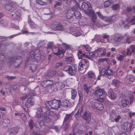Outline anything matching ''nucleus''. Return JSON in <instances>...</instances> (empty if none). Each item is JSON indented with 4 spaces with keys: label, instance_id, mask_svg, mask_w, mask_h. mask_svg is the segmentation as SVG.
Here are the masks:
<instances>
[{
    "label": "nucleus",
    "instance_id": "3c124183",
    "mask_svg": "<svg viewBox=\"0 0 135 135\" xmlns=\"http://www.w3.org/2000/svg\"><path fill=\"white\" fill-rule=\"evenodd\" d=\"M121 103L123 107L127 106V101L126 99H123Z\"/></svg>",
    "mask_w": 135,
    "mask_h": 135
},
{
    "label": "nucleus",
    "instance_id": "f03ea898",
    "mask_svg": "<svg viewBox=\"0 0 135 135\" xmlns=\"http://www.w3.org/2000/svg\"><path fill=\"white\" fill-rule=\"evenodd\" d=\"M41 52L39 49H36L34 51H32L30 53V57L33 61H42L45 59L44 56H41Z\"/></svg>",
    "mask_w": 135,
    "mask_h": 135
},
{
    "label": "nucleus",
    "instance_id": "412c9836",
    "mask_svg": "<svg viewBox=\"0 0 135 135\" xmlns=\"http://www.w3.org/2000/svg\"><path fill=\"white\" fill-rule=\"evenodd\" d=\"M62 106L65 107H71L72 105L71 104V102L67 100H63L62 104Z\"/></svg>",
    "mask_w": 135,
    "mask_h": 135
},
{
    "label": "nucleus",
    "instance_id": "c9c22d12",
    "mask_svg": "<svg viewBox=\"0 0 135 135\" xmlns=\"http://www.w3.org/2000/svg\"><path fill=\"white\" fill-rule=\"evenodd\" d=\"M65 64V62L64 61L57 63L55 64V67L56 68H57L60 66L64 65Z\"/></svg>",
    "mask_w": 135,
    "mask_h": 135
},
{
    "label": "nucleus",
    "instance_id": "0eeeda50",
    "mask_svg": "<svg viewBox=\"0 0 135 135\" xmlns=\"http://www.w3.org/2000/svg\"><path fill=\"white\" fill-rule=\"evenodd\" d=\"M92 114L90 112L85 111L82 115L83 118L85 120L87 123L89 124L91 120Z\"/></svg>",
    "mask_w": 135,
    "mask_h": 135
},
{
    "label": "nucleus",
    "instance_id": "4be33fe9",
    "mask_svg": "<svg viewBox=\"0 0 135 135\" xmlns=\"http://www.w3.org/2000/svg\"><path fill=\"white\" fill-rule=\"evenodd\" d=\"M55 83L58 90L64 88L65 86L64 84L62 82H59Z\"/></svg>",
    "mask_w": 135,
    "mask_h": 135
},
{
    "label": "nucleus",
    "instance_id": "bf43d9fd",
    "mask_svg": "<svg viewBox=\"0 0 135 135\" xmlns=\"http://www.w3.org/2000/svg\"><path fill=\"white\" fill-rule=\"evenodd\" d=\"M56 50H57V51L56 52H54V54L55 55H58L61 54L62 53V52L59 49H57V48H56Z\"/></svg>",
    "mask_w": 135,
    "mask_h": 135
},
{
    "label": "nucleus",
    "instance_id": "58836bf2",
    "mask_svg": "<svg viewBox=\"0 0 135 135\" xmlns=\"http://www.w3.org/2000/svg\"><path fill=\"white\" fill-rule=\"evenodd\" d=\"M103 20L109 23L112 22L111 17H107L105 16Z\"/></svg>",
    "mask_w": 135,
    "mask_h": 135
},
{
    "label": "nucleus",
    "instance_id": "13d9d810",
    "mask_svg": "<svg viewBox=\"0 0 135 135\" xmlns=\"http://www.w3.org/2000/svg\"><path fill=\"white\" fill-rule=\"evenodd\" d=\"M45 43L44 41H43L40 42L38 44V47H41L42 46H44L45 45Z\"/></svg>",
    "mask_w": 135,
    "mask_h": 135
},
{
    "label": "nucleus",
    "instance_id": "cd10ccee",
    "mask_svg": "<svg viewBox=\"0 0 135 135\" xmlns=\"http://www.w3.org/2000/svg\"><path fill=\"white\" fill-rule=\"evenodd\" d=\"M73 13L71 10H69L66 14V16L67 18L70 19L73 16Z\"/></svg>",
    "mask_w": 135,
    "mask_h": 135
},
{
    "label": "nucleus",
    "instance_id": "de8ad7c7",
    "mask_svg": "<svg viewBox=\"0 0 135 135\" xmlns=\"http://www.w3.org/2000/svg\"><path fill=\"white\" fill-rule=\"evenodd\" d=\"M53 45L54 44L52 42H48L47 44V47H46L47 49H51Z\"/></svg>",
    "mask_w": 135,
    "mask_h": 135
},
{
    "label": "nucleus",
    "instance_id": "4c0bfd02",
    "mask_svg": "<svg viewBox=\"0 0 135 135\" xmlns=\"http://www.w3.org/2000/svg\"><path fill=\"white\" fill-rule=\"evenodd\" d=\"M50 87L51 89L53 91H56L57 90H58L57 87L56 85V83L54 84H53V85H50Z\"/></svg>",
    "mask_w": 135,
    "mask_h": 135
},
{
    "label": "nucleus",
    "instance_id": "aec40b11",
    "mask_svg": "<svg viewBox=\"0 0 135 135\" xmlns=\"http://www.w3.org/2000/svg\"><path fill=\"white\" fill-rule=\"evenodd\" d=\"M71 99L74 100L77 95V92L76 90L75 89H72L71 90Z\"/></svg>",
    "mask_w": 135,
    "mask_h": 135
},
{
    "label": "nucleus",
    "instance_id": "6e6552de",
    "mask_svg": "<svg viewBox=\"0 0 135 135\" xmlns=\"http://www.w3.org/2000/svg\"><path fill=\"white\" fill-rule=\"evenodd\" d=\"M81 7L85 13L87 15H89L90 12H93V10L91 7H89L88 4L85 2H83Z\"/></svg>",
    "mask_w": 135,
    "mask_h": 135
},
{
    "label": "nucleus",
    "instance_id": "864d4df0",
    "mask_svg": "<svg viewBox=\"0 0 135 135\" xmlns=\"http://www.w3.org/2000/svg\"><path fill=\"white\" fill-rule=\"evenodd\" d=\"M66 60L69 62H72L73 60V58L72 57H66L65 58Z\"/></svg>",
    "mask_w": 135,
    "mask_h": 135
},
{
    "label": "nucleus",
    "instance_id": "473e14b6",
    "mask_svg": "<svg viewBox=\"0 0 135 135\" xmlns=\"http://www.w3.org/2000/svg\"><path fill=\"white\" fill-rule=\"evenodd\" d=\"M78 93L79 96V103L80 104L81 103L83 100V95L80 91H79Z\"/></svg>",
    "mask_w": 135,
    "mask_h": 135
},
{
    "label": "nucleus",
    "instance_id": "2f4dec72",
    "mask_svg": "<svg viewBox=\"0 0 135 135\" xmlns=\"http://www.w3.org/2000/svg\"><path fill=\"white\" fill-rule=\"evenodd\" d=\"M74 16L76 19H79L81 17V14L78 11H75L74 13Z\"/></svg>",
    "mask_w": 135,
    "mask_h": 135
},
{
    "label": "nucleus",
    "instance_id": "a211bd4d",
    "mask_svg": "<svg viewBox=\"0 0 135 135\" xmlns=\"http://www.w3.org/2000/svg\"><path fill=\"white\" fill-rule=\"evenodd\" d=\"M5 7L7 10L10 11L11 12H15V11H16L15 8L14 7H13L12 4L11 3H8L6 4Z\"/></svg>",
    "mask_w": 135,
    "mask_h": 135
},
{
    "label": "nucleus",
    "instance_id": "a19ab883",
    "mask_svg": "<svg viewBox=\"0 0 135 135\" xmlns=\"http://www.w3.org/2000/svg\"><path fill=\"white\" fill-rule=\"evenodd\" d=\"M29 125L30 129H32L35 125V124L33 123V120H30V122L29 123Z\"/></svg>",
    "mask_w": 135,
    "mask_h": 135
},
{
    "label": "nucleus",
    "instance_id": "052dcab7",
    "mask_svg": "<svg viewBox=\"0 0 135 135\" xmlns=\"http://www.w3.org/2000/svg\"><path fill=\"white\" fill-rule=\"evenodd\" d=\"M3 122L6 124H9L11 122L10 120L7 118H6L4 119Z\"/></svg>",
    "mask_w": 135,
    "mask_h": 135
},
{
    "label": "nucleus",
    "instance_id": "9d476101",
    "mask_svg": "<svg viewBox=\"0 0 135 135\" xmlns=\"http://www.w3.org/2000/svg\"><path fill=\"white\" fill-rule=\"evenodd\" d=\"M124 38L123 36L120 35L115 34L114 35L113 40L114 43H117L121 41Z\"/></svg>",
    "mask_w": 135,
    "mask_h": 135
},
{
    "label": "nucleus",
    "instance_id": "bb28decb",
    "mask_svg": "<svg viewBox=\"0 0 135 135\" xmlns=\"http://www.w3.org/2000/svg\"><path fill=\"white\" fill-rule=\"evenodd\" d=\"M123 55H120L119 54H118L116 58L119 61H122L123 60L124 57H126V55L125 54H123V53H122Z\"/></svg>",
    "mask_w": 135,
    "mask_h": 135
},
{
    "label": "nucleus",
    "instance_id": "49530a36",
    "mask_svg": "<svg viewBox=\"0 0 135 135\" xmlns=\"http://www.w3.org/2000/svg\"><path fill=\"white\" fill-rule=\"evenodd\" d=\"M5 60V57L4 55L2 54H0V62L1 63V62H3Z\"/></svg>",
    "mask_w": 135,
    "mask_h": 135
},
{
    "label": "nucleus",
    "instance_id": "9b49d317",
    "mask_svg": "<svg viewBox=\"0 0 135 135\" xmlns=\"http://www.w3.org/2000/svg\"><path fill=\"white\" fill-rule=\"evenodd\" d=\"M74 114V113L73 112L69 114H66L63 120L64 123L70 121L71 120Z\"/></svg>",
    "mask_w": 135,
    "mask_h": 135
},
{
    "label": "nucleus",
    "instance_id": "f257e3e1",
    "mask_svg": "<svg viewBox=\"0 0 135 135\" xmlns=\"http://www.w3.org/2000/svg\"><path fill=\"white\" fill-rule=\"evenodd\" d=\"M37 111L41 114H37V117L38 119L41 121L44 122H49L50 121V118L49 117L43 115L42 114L47 115H49L51 111L49 110L47 108L44 107H40L37 109Z\"/></svg>",
    "mask_w": 135,
    "mask_h": 135
},
{
    "label": "nucleus",
    "instance_id": "4468645a",
    "mask_svg": "<svg viewBox=\"0 0 135 135\" xmlns=\"http://www.w3.org/2000/svg\"><path fill=\"white\" fill-rule=\"evenodd\" d=\"M108 95L109 97L112 100H114L117 97L116 94L111 89L109 90Z\"/></svg>",
    "mask_w": 135,
    "mask_h": 135
},
{
    "label": "nucleus",
    "instance_id": "7c9ffc66",
    "mask_svg": "<svg viewBox=\"0 0 135 135\" xmlns=\"http://www.w3.org/2000/svg\"><path fill=\"white\" fill-rule=\"evenodd\" d=\"M32 95V94L31 93H30L28 94L25 95L20 98V99L22 100H25L26 98L28 99V97H30Z\"/></svg>",
    "mask_w": 135,
    "mask_h": 135
},
{
    "label": "nucleus",
    "instance_id": "09e8293b",
    "mask_svg": "<svg viewBox=\"0 0 135 135\" xmlns=\"http://www.w3.org/2000/svg\"><path fill=\"white\" fill-rule=\"evenodd\" d=\"M52 71H50V72H48L45 75V78H49L52 77V76H53V75L52 74Z\"/></svg>",
    "mask_w": 135,
    "mask_h": 135
},
{
    "label": "nucleus",
    "instance_id": "0e129e2a",
    "mask_svg": "<svg viewBox=\"0 0 135 135\" xmlns=\"http://www.w3.org/2000/svg\"><path fill=\"white\" fill-rule=\"evenodd\" d=\"M130 103L131 104L134 100V96L133 95H131L129 97Z\"/></svg>",
    "mask_w": 135,
    "mask_h": 135
},
{
    "label": "nucleus",
    "instance_id": "6ab92c4d",
    "mask_svg": "<svg viewBox=\"0 0 135 135\" xmlns=\"http://www.w3.org/2000/svg\"><path fill=\"white\" fill-rule=\"evenodd\" d=\"M94 105L95 107L98 110H101L103 108V105L101 103H99L98 102H97L94 103Z\"/></svg>",
    "mask_w": 135,
    "mask_h": 135
},
{
    "label": "nucleus",
    "instance_id": "423d86ee",
    "mask_svg": "<svg viewBox=\"0 0 135 135\" xmlns=\"http://www.w3.org/2000/svg\"><path fill=\"white\" fill-rule=\"evenodd\" d=\"M51 28L54 31H62L64 28V26L57 22H54L51 25Z\"/></svg>",
    "mask_w": 135,
    "mask_h": 135
},
{
    "label": "nucleus",
    "instance_id": "b1692460",
    "mask_svg": "<svg viewBox=\"0 0 135 135\" xmlns=\"http://www.w3.org/2000/svg\"><path fill=\"white\" fill-rule=\"evenodd\" d=\"M28 23L30 27L31 28H35L36 27V25L35 24L34 22L29 17V16H28Z\"/></svg>",
    "mask_w": 135,
    "mask_h": 135
},
{
    "label": "nucleus",
    "instance_id": "7ed1b4c3",
    "mask_svg": "<svg viewBox=\"0 0 135 135\" xmlns=\"http://www.w3.org/2000/svg\"><path fill=\"white\" fill-rule=\"evenodd\" d=\"M45 104L47 107L50 108L49 107V106L51 109H57L60 108L61 103L60 100L54 99L51 101H46Z\"/></svg>",
    "mask_w": 135,
    "mask_h": 135
},
{
    "label": "nucleus",
    "instance_id": "a18cd8bd",
    "mask_svg": "<svg viewBox=\"0 0 135 135\" xmlns=\"http://www.w3.org/2000/svg\"><path fill=\"white\" fill-rule=\"evenodd\" d=\"M84 89L86 92L87 93H88L90 89L89 87H88L87 85L85 84L84 85Z\"/></svg>",
    "mask_w": 135,
    "mask_h": 135
},
{
    "label": "nucleus",
    "instance_id": "603ef678",
    "mask_svg": "<svg viewBox=\"0 0 135 135\" xmlns=\"http://www.w3.org/2000/svg\"><path fill=\"white\" fill-rule=\"evenodd\" d=\"M96 13L98 15L99 17L100 18L103 20L105 16L102 15L100 12L99 11L98 12H97Z\"/></svg>",
    "mask_w": 135,
    "mask_h": 135
},
{
    "label": "nucleus",
    "instance_id": "338daca9",
    "mask_svg": "<svg viewBox=\"0 0 135 135\" xmlns=\"http://www.w3.org/2000/svg\"><path fill=\"white\" fill-rule=\"evenodd\" d=\"M85 55V54L83 53L82 54H78V58L79 59H81L83 58V57H84V56Z\"/></svg>",
    "mask_w": 135,
    "mask_h": 135
},
{
    "label": "nucleus",
    "instance_id": "2eb2a0df",
    "mask_svg": "<svg viewBox=\"0 0 135 135\" xmlns=\"http://www.w3.org/2000/svg\"><path fill=\"white\" fill-rule=\"evenodd\" d=\"M104 91L101 89L97 90L93 92V94L96 97H99L102 96L103 94Z\"/></svg>",
    "mask_w": 135,
    "mask_h": 135
},
{
    "label": "nucleus",
    "instance_id": "c03bdc74",
    "mask_svg": "<svg viewBox=\"0 0 135 135\" xmlns=\"http://www.w3.org/2000/svg\"><path fill=\"white\" fill-rule=\"evenodd\" d=\"M119 7V5L118 4H115L113 5L112 6V8L114 10H116L118 9Z\"/></svg>",
    "mask_w": 135,
    "mask_h": 135
},
{
    "label": "nucleus",
    "instance_id": "4d7b16f0",
    "mask_svg": "<svg viewBox=\"0 0 135 135\" xmlns=\"http://www.w3.org/2000/svg\"><path fill=\"white\" fill-rule=\"evenodd\" d=\"M84 67V66L83 65L81 64H80L79 62V66L78 67V70H83Z\"/></svg>",
    "mask_w": 135,
    "mask_h": 135
},
{
    "label": "nucleus",
    "instance_id": "6e6d98bb",
    "mask_svg": "<svg viewBox=\"0 0 135 135\" xmlns=\"http://www.w3.org/2000/svg\"><path fill=\"white\" fill-rule=\"evenodd\" d=\"M111 4L110 2L109 1H106L104 3V5L105 7H108Z\"/></svg>",
    "mask_w": 135,
    "mask_h": 135
},
{
    "label": "nucleus",
    "instance_id": "c756f323",
    "mask_svg": "<svg viewBox=\"0 0 135 135\" xmlns=\"http://www.w3.org/2000/svg\"><path fill=\"white\" fill-rule=\"evenodd\" d=\"M127 126H129L128 128V131L130 132L133 129L134 127L133 122H131L130 123H128Z\"/></svg>",
    "mask_w": 135,
    "mask_h": 135
},
{
    "label": "nucleus",
    "instance_id": "dca6fc26",
    "mask_svg": "<svg viewBox=\"0 0 135 135\" xmlns=\"http://www.w3.org/2000/svg\"><path fill=\"white\" fill-rule=\"evenodd\" d=\"M80 64H81L83 65L84 66V67L85 69H86L88 68L89 66V62L88 61L85 59H83L81 60L80 62Z\"/></svg>",
    "mask_w": 135,
    "mask_h": 135
},
{
    "label": "nucleus",
    "instance_id": "f704fd0d",
    "mask_svg": "<svg viewBox=\"0 0 135 135\" xmlns=\"http://www.w3.org/2000/svg\"><path fill=\"white\" fill-rule=\"evenodd\" d=\"M37 67L34 64L30 65V69L31 70L32 72H34L36 69Z\"/></svg>",
    "mask_w": 135,
    "mask_h": 135
},
{
    "label": "nucleus",
    "instance_id": "5fc2aeb1",
    "mask_svg": "<svg viewBox=\"0 0 135 135\" xmlns=\"http://www.w3.org/2000/svg\"><path fill=\"white\" fill-rule=\"evenodd\" d=\"M66 122H64H64H63V126L64 127V130L65 131L69 127V125L68 123H67Z\"/></svg>",
    "mask_w": 135,
    "mask_h": 135
},
{
    "label": "nucleus",
    "instance_id": "ddd939ff",
    "mask_svg": "<svg viewBox=\"0 0 135 135\" xmlns=\"http://www.w3.org/2000/svg\"><path fill=\"white\" fill-rule=\"evenodd\" d=\"M16 11H15V12L14 14H12L11 15V16L13 17V18L16 20H19L21 18V13L20 11H16V9H15Z\"/></svg>",
    "mask_w": 135,
    "mask_h": 135
},
{
    "label": "nucleus",
    "instance_id": "69168bd1",
    "mask_svg": "<svg viewBox=\"0 0 135 135\" xmlns=\"http://www.w3.org/2000/svg\"><path fill=\"white\" fill-rule=\"evenodd\" d=\"M85 48L86 50L87 51H89L91 49V47L89 46L88 45H84Z\"/></svg>",
    "mask_w": 135,
    "mask_h": 135
},
{
    "label": "nucleus",
    "instance_id": "a878e982",
    "mask_svg": "<svg viewBox=\"0 0 135 135\" xmlns=\"http://www.w3.org/2000/svg\"><path fill=\"white\" fill-rule=\"evenodd\" d=\"M88 76L89 78L91 79H94L95 78V75L94 73L91 71H90L88 72Z\"/></svg>",
    "mask_w": 135,
    "mask_h": 135
},
{
    "label": "nucleus",
    "instance_id": "e433bc0d",
    "mask_svg": "<svg viewBox=\"0 0 135 135\" xmlns=\"http://www.w3.org/2000/svg\"><path fill=\"white\" fill-rule=\"evenodd\" d=\"M118 17V16L117 14L113 15L111 16L112 22L116 21Z\"/></svg>",
    "mask_w": 135,
    "mask_h": 135
},
{
    "label": "nucleus",
    "instance_id": "ea45409f",
    "mask_svg": "<svg viewBox=\"0 0 135 135\" xmlns=\"http://www.w3.org/2000/svg\"><path fill=\"white\" fill-rule=\"evenodd\" d=\"M113 83L115 87H118L119 86L120 82L119 80H115L113 81Z\"/></svg>",
    "mask_w": 135,
    "mask_h": 135
},
{
    "label": "nucleus",
    "instance_id": "393cba45",
    "mask_svg": "<svg viewBox=\"0 0 135 135\" xmlns=\"http://www.w3.org/2000/svg\"><path fill=\"white\" fill-rule=\"evenodd\" d=\"M49 115L54 117V119L56 120H58L59 118L60 115L58 114H55L52 111L50 112Z\"/></svg>",
    "mask_w": 135,
    "mask_h": 135
},
{
    "label": "nucleus",
    "instance_id": "774afa93",
    "mask_svg": "<svg viewBox=\"0 0 135 135\" xmlns=\"http://www.w3.org/2000/svg\"><path fill=\"white\" fill-rule=\"evenodd\" d=\"M58 75L60 77H64L65 76V74L62 72H60L59 73Z\"/></svg>",
    "mask_w": 135,
    "mask_h": 135
},
{
    "label": "nucleus",
    "instance_id": "e2e57ef3",
    "mask_svg": "<svg viewBox=\"0 0 135 135\" xmlns=\"http://www.w3.org/2000/svg\"><path fill=\"white\" fill-rule=\"evenodd\" d=\"M135 78L134 77L132 76H130L129 77V78L128 79V80L129 79V81H131V82H132L134 80Z\"/></svg>",
    "mask_w": 135,
    "mask_h": 135
},
{
    "label": "nucleus",
    "instance_id": "37998d69",
    "mask_svg": "<svg viewBox=\"0 0 135 135\" xmlns=\"http://www.w3.org/2000/svg\"><path fill=\"white\" fill-rule=\"evenodd\" d=\"M113 71L111 69L107 70L106 76H110L113 75Z\"/></svg>",
    "mask_w": 135,
    "mask_h": 135
},
{
    "label": "nucleus",
    "instance_id": "f8f14e48",
    "mask_svg": "<svg viewBox=\"0 0 135 135\" xmlns=\"http://www.w3.org/2000/svg\"><path fill=\"white\" fill-rule=\"evenodd\" d=\"M19 130V128L17 127L10 128L8 129V133L12 135L16 134L18 133Z\"/></svg>",
    "mask_w": 135,
    "mask_h": 135
},
{
    "label": "nucleus",
    "instance_id": "8fccbe9b",
    "mask_svg": "<svg viewBox=\"0 0 135 135\" xmlns=\"http://www.w3.org/2000/svg\"><path fill=\"white\" fill-rule=\"evenodd\" d=\"M6 78L9 80H12L16 78L15 76H9V75H7Z\"/></svg>",
    "mask_w": 135,
    "mask_h": 135
},
{
    "label": "nucleus",
    "instance_id": "20e7f679",
    "mask_svg": "<svg viewBox=\"0 0 135 135\" xmlns=\"http://www.w3.org/2000/svg\"><path fill=\"white\" fill-rule=\"evenodd\" d=\"M88 15H92L91 18L92 21L93 23V25L94 28H96L97 27H99L100 26L101 27H105L107 25V24H103L101 23H98L97 22V16L93 10V12L91 11V12H90L89 14Z\"/></svg>",
    "mask_w": 135,
    "mask_h": 135
},
{
    "label": "nucleus",
    "instance_id": "680f3d73",
    "mask_svg": "<svg viewBox=\"0 0 135 135\" xmlns=\"http://www.w3.org/2000/svg\"><path fill=\"white\" fill-rule=\"evenodd\" d=\"M21 58V56H17L16 57H15L13 58H11V60H10V62H13V61H14V60L15 59H16L17 60L18 59H19Z\"/></svg>",
    "mask_w": 135,
    "mask_h": 135
},
{
    "label": "nucleus",
    "instance_id": "5701e85b",
    "mask_svg": "<svg viewBox=\"0 0 135 135\" xmlns=\"http://www.w3.org/2000/svg\"><path fill=\"white\" fill-rule=\"evenodd\" d=\"M34 99L31 96L30 97L28 98L27 100V103L31 105H33L34 104Z\"/></svg>",
    "mask_w": 135,
    "mask_h": 135
},
{
    "label": "nucleus",
    "instance_id": "79ce46f5",
    "mask_svg": "<svg viewBox=\"0 0 135 135\" xmlns=\"http://www.w3.org/2000/svg\"><path fill=\"white\" fill-rule=\"evenodd\" d=\"M107 70L105 69H103L99 72V74L101 75L104 76L106 75Z\"/></svg>",
    "mask_w": 135,
    "mask_h": 135
},
{
    "label": "nucleus",
    "instance_id": "c85d7f7f",
    "mask_svg": "<svg viewBox=\"0 0 135 135\" xmlns=\"http://www.w3.org/2000/svg\"><path fill=\"white\" fill-rule=\"evenodd\" d=\"M36 2L37 4L41 6H46L48 4L47 2L43 1L42 0H36Z\"/></svg>",
    "mask_w": 135,
    "mask_h": 135
},
{
    "label": "nucleus",
    "instance_id": "72a5a7b5",
    "mask_svg": "<svg viewBox=\"0 0 135 135\" xmlns=\"http://www.w3.org/2000/svg\"><path fill=\"white\" fill-rule=\"evenodd\" d=\"M89 55L90 57L92 58V57H94L98 56V54L97 52H95V51H94L90 53Z\"/></svg>",
    "mask_w": 135,
    "mask_h": 135
},
{
    "label": "nucleus",
    "instance_id": "39448f33",
    "mask_svg": "<svg viewBox=\"0 0 135 135\" xmlns=\"http://www.w3.org/2000/svg\"><path fill=\"white\" fill-rule=\"evenodd\" d=\"M63 71L67 72L70 75H75L77 71V67L75 66H71L68 65L65 66L63 69Z\"/></svg>",
    "mask_w": 135,
    "mask_h": 135
},
{
    "label": "nucleus",
    "instance_id": "1a4fd4ad",
    "mask_svg": "<svg viewBox=\"0 0 135 135\" xmlns=\"http://www.w3.org/2000/svg\"><path fill=\"white\" fill-rule=\"evenodd\" d=\"M53 81L49 80H47L41 82V86L44 88H46L50 86L52 84Z\"/></svg>",
    "mask_w": 135,
    "mask_h": 135
},
{
    "label": "nucleus",
    "instance_id": "f3484780",
    "mask_svg": "<svg viewBox=\"0 0 135 135\" xmlns=\"http://www.w3.org/2000/svg\"><path fill=\"white\" fill-rule=\"evenodd\" d=\"M46 126L45 125L43 124L40 125V122H39V125L37 124L36 126L37 131H43L45 129Z\"/></svg>",
    "mask_w": 135,
    "mask_h": 135
}]
</instances>
